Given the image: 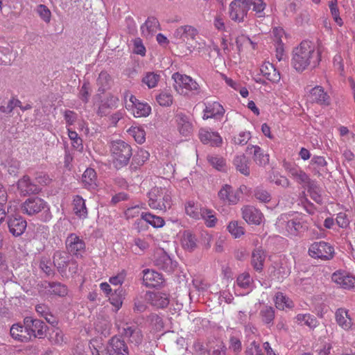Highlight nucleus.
Wrapping results in <instances>:
<instances>
[{
	"mask_svg": "<svg viewBox=\"0 0 355 355\" xmlns=\"http://www.w3.org/2000/svg\"><path fill=\"white\" fill-rule=\"evenodd\" d=\"M320 62V53L310 41H303L295 48L293 53L292 65L297 71L314 68Z\"/></svg>",
	"mask_w": 355,
	"mask_h": 355,
	"instance_id": "obj_1",
	"label": "nucleus"
},
{
	"mask_svg": "<svg viewBox=\"0 0 355 355\" xmlns=\"http://www.w3.org/2000/svg\"><path fill=\"white\" fill-rule=\"evenodd\" d=\"M279 232L287 236H298L308 230V216L302 213L280 215L276 222Z\"/></svg>",
	"mask_w": 355,
	"mask_h": 355,
	"instance_id": "obj_2",
	"label": "nucleus"
},
{
	"mask_svg": "<svg viewBox=\"0 0 355 355\" xmlns=\"http://www.w3.org/2000/svg\"><path fill=\"white\" fill-rule=\"evenodd\" d=\"M251 6L259 17L264 16L266 4L263 0H234L229 7L230 17L236 22L243 21Z\"/></svg>",
	"mask_w": 355,
	"mask_h": 355,
	"instance_id": "obj_3",
	"label": "nucleus"
},
{
	"mask_svg": "<svg viewBox=\"0 0 355 355\" xmlns=\"http://www.w3.org/2000/svg\"><path fill=\"white\" fill-rule=\"evenodd\" d=\"M21 212L28 216H34L41 213L42 220L46 222L51 219L52 214L48 203L39 197L27 198L21 205Z\"/></svg>",
	"mask_w": 355,
	"mask_h": 355,
	"instance_id": "obj_4",
	"label": "nucleus"
},
{
	"mask_svg": "<svg viewBox=\"0 0 355 355\" xmlns=\"http://www.w3.org/2000/svg\"><path fill=\"white\" fill-rule=\"evenodd\" d=\"M148 205L151 209L166 211L171 207V191L166 187H154L148 192Z\"/></svg>",
	"mask_w": 355,
	"mask_h": 355,
	"instance_id": "obj_5",
	"label": "nucleus"
},
{
	"mask_svg": "<svg viewBox=\"0 0 355 355\" xmlns=\"http://www.w3.org/2000/svg\"><path fill=\"white\" fill-rule=\"evenodd\" d=\"M110 151L113 164L116 168L126 166L132 156L130 146L122 140L112 141Z\"/></svg>",
	"mask_w": 355,
	"mask_h": 355,
	"instance_id": "obj_6",
	"label": "nucleus"
},
{
	"mask_svg": "<svg viewBox=\"0 0 355 355\" xmlns=\"http://www.w3.org/2000/svg\"><path fill=\"white\" fill-rule=\"evenodd\" d=\"M125 108L135 117H146L151 113V107L145 102L138 100L131 92L125 91L123 94Z\"/></svg>",
	"mask_w": 355,
	"mask_h": 355,
	"instance_id": "obj_7",
	"label": "nucleus"
},
{
	"mask_svg": "<svg viewBox=\"0 0 355 355\" xmlns=\"http://www.w3.org/2000/svg\"><path fill=\"white\" fill-rule=\"evenodd\" d=\"M172 78L175 81V90L181 95L188 96L198 92L200 89L198 83L189 76L175 73Z\"/></svg>",
	"mask_w": 355,
	"mask_h": 355,
	"instance_id": "obj_8",
	"label": "nucleus"
},
{
	"mask_svg": "<svg viewBox=\"0 0 355 355\" xmlns=\"http://www.w3.org/2000/svg\"><path fill=\"white\" fill-rule=\"evenodd\" d=\"M23 322L26 331L28 332L30 336V340L33 338H42L46 336L48 327L43 321L32 317H26Z\"/></svg>",
	"mask_w": 355,
	"mask_h": 355,
	"instance_id": "obj_9",
	"label": "nucleus"
},
{
	"mask_svg": "<svg viewBox=\"0 0 355 355\" xmlns=\"http://www.w3.org/2000/svg\"><path fill=\"white\" fill-rule=\"evenodd\" d=\"M309 254L315 259L329 260L334 257V249L324 241L314 242L309 248Z\"/></svg>",
	"mask_w": 355,
	"mask_h": 355,
	"instance_id": "obj_10",
	"label": "nucleus"
},
{
	"mask_svg": "<svg viewBox=\"0 0 355 355\" xmlns=\"http://www.w3.org/2000/svg\"><path fill=\"white\" fill-rule=\"evenodd\" d=\"M241 192V187L235 189L231 185L225 184L218 191V197L224 204L236 205L240 200Z\"/></svg>",
	"mask_w": 355,
	"mask_h": 355,
	"instance_id": "obj_11",
	"label": "nucleus"
},
{
	"mask_svg": "<svg viewBox=\"0 0 355 355\" xmlns=\"http://www.w3.org/2000/svg\"><path fill=\"white\" fill-rule=\"evenodd\" d=\"M331 280L340 288L348 290L355 288V276L347 271L336 270L332 274Z\"/></svg>",
	"mask_w": 355,
	"mask_h": 355,
	"instance_id": "obj_12",
	"label": "nucleus"
},
{
	"mask_svg": "<svg viewBox=\"0 0 355 355\" xmlns=\"http://www.w3.org/2000/svg\"><path fill=\"white\" fill-rule=\"evenodd\" d=\"M66 247L68 252L76 257H82L85 252L84 241L76 234H71L67 236Z\"/></svg>",
	"mask_w": 355,
	"mask_h": 355,
	"instance_id": "obj_13",
	"label": "nucleus"
},
{
	"mask_svg": "<svg viewBox=\"0 0 355 355\" xmlns=\"http://www.w3.org/2000/svg\"><path fill=\"white\" fill-rule=\"evenodd\" d=\"M7 224L10 233L15 237L22 235L27 227L26 220L18 214L9 216Z\"/></svg>",
	"mask_w": 355,
	"mask_h": 355,
	"instance_id": "obj_14",
	"label": "nucleus"
},
{
	"mask_svg": "<svg viewBox=\"0 0 355 355\" xmlns=\"http://www.w3.org/2000/svg\"><path fill=\"white\" fill-rule=\"evenodd\" d=\"M145 300L157 309L166 308L170 302L169 295L161 291H148L145 295Z\"/></svg>",
	"mask_w": 355,
	"mask_h": 355,
	"instance_id": "obj_15",
	"label": "nucleus"
},
{
	"mask_svg": "<svg viewBox=\"0 0 355 355\" xmlns=\"http://www.w3.org/2000/svg\"><path fill=\"white\" fill-rule=\"evenodd\" d=\"M253 288V280L248 272L240 274L234 284L235 293L237 295L248 294Z\"/></svg>",
	"mask_w": 355,
	"mask_h": 355,
	"instance_id": "obj_16",
	"label": "nucleus"
},
{
	"mask_svg": "<svg viewBox=\"0 0 355 355\" xmlns=\"http://www.w3.org/2000/svg\"><path fill=\"white\" fill-rule=\"evenodd\" d=\"M284 168L291 178L304 187H307L313 182L304 171L296 165L286 163Z\"/></svg>",
	"mask_w": 355,
	"mask_h": 355,
	"instance_id": "obj_17",
	"label": "nucleus"
},
{
	"mask_svg": "<svg viewBox=\"0 0 355 355\" xmlns=\"http://www.w3.org/2000/svg\"><path fill=\"white\" fill-rule=\"evenodd\" d=\"M154 263L159 268L171 272L176 267V262L173 261L171 257L162 250H157L154 255Z\"/></svg>",
	"mask_w": 355,
	"mask_h": 355,
	"instance_id": "obj_18",
	"label": "nucleus"
},
{
	"mask_svg": "<svg viewBox=\"0 0 355 355\" xmlns=\"http://www.w3.org/2000/svg\"><path fill=\"white\" fill-rule=\"evenodd\" d=\"M308 98L312 103H318L322 106H328L331 104L329 95L321 86H315L311 89L308 93Z\"/></svg>",
	"mask_w": 355,
	"mask_h": 355,
	"instance_id": "obj_19",
	"label": "nucleus"
},
{
	"mask_svg": "<svg viewBox=\"0 0 355 355\" xmlns=\"http://www.w3.org/2000/svg\"><path fill=\"white\" fill-rule=\"evenodd\" d=\"M121 332L130 343L135 346H138L142 343L143 334L141 330L136 325L126 324L122 327Z\"/></svg>",
	"mask_w": 355,
	"mask_h": 355,
	"instance_id": "obj_20",
	"label": "nucleus"
},
{
	"mask_svg": "<svg viewBox=\"0 0 355 355\" xmlns=\"http://www.w3.org/2000/svg\"><path fill=\"white\" fill-rule=\"evenodd\" d=\"M198 34V31L190 25L181 26L177 28L173 33V37L178 41L185 42L189 39L195 40Z\"/></svg>",
	"mask_w": 355,
	"mask_h": 355,
	"instance_id": "obj_21",
	"label": "nucleus"
},
{
	"mask_svg": "<svg viewBox=\"0 0 355 355\" xmlns=\"http://www.w3.org/2000/svg\"><path fill=\"white\" fill-rule=\"evenodd\" d=\"M242 217L249 224L259 225L263 218L262 213L257 208L245 205L241 208Z\"/></svg>",
	"mask_w": 355,
	"mask_h": 355,
	"instance_id": "obj_22",
	"label": "nucleus"
},
{
	"mask_svg": "<svg viewBox=\"0 0 355 355\" xmlns=\"http://www.w3.org/2000/svg\"><path fill=\"white\" fill-rule=\"evenodd\" d=\"M107 345L110 355H128L129 354L127 345L119 337H112Z\"/></svg>",
	"mask_w": 355,
	"mask_h": 355,
	"instance_id": "obj_23",
	"label": "nucleus"
},
{
	"mask_svg": "<svg viewBox=\"0 0 355 355\" xmlns=\"http://www.w3.org/2000/svg\"><path fill=\"white\" fill-rule=\"evenodd\" d=\"M335 319L338 325L345 331H348L352 327V319L349 311L346 309H338L335 312Z\"/></svg>",
	"mask_w": 355,
	"mask_h": 355,
	"instance_id": "obj_24",
	"label": "nucleus"
},
{
	"mask_svg": "<svg viewBox=\"0 0 355 355\" xmlns=\"http://www.w3.org/2000/svg\"><path fill=\"white\" fill-rule=\"evenodd\" d=\"M159 29V21L153 17H148L145 23L140 27L141 35L146 39L152 37Z\"/></svg>",
	"mask_w": 355,
	"mask_h": 355,
	"instance_id": "obj_25",
	"label": "nucleus"
},
{
	"mask_svg": "<svg viewBox=\"0 0 355 355\" xmlns=\"http://www.w3.org/2000/svg\"><path fill=\"white\" fill-rule=\"evenodd\" d=\"M10 335L17 342L27 343L30 341V336L28 332L26 331L25 325L19 322L15 323L10 327Z\"/></svg>",
	"mask_w": 355,
	"mask_h": 355,
	"instance_id": "obj_26",
	"label": "nucleus"
},
{
	"mask_svg": "<svg viewBox=\"0 0 355 355\" xmlns=\"http://www.w3.org/2000/svg\"><path fill=\"white\" fill-rule=\"evenodd\" d=\"M17 189L21 195L26 196L32 193H37L40 188L31 182L30 178L27 175L23 176L17 182Z\"/></svg>",
	"mask_w": 355,
	"mask_h": 355,
	"instance_id": "obj_27",
	"label": "nucleus"
},
{
	"mask_svg": "<svg viewBox=\"0 0 355 355\" xmlns=\"http://www.w3.org/2000/svg\"><path fill=\"white\" fill-rule=\"evenodd\" d=\"M143 274V282L147 287H156L163 282L162 275L153 270L145 269Z\"/></svg>",
	"mask_w": 355,
	"mask_h": 355,
	"instance_id": "obj_28",
	"label": "nucleus"
},
{
	"mask_svg": "<svg viewBox=\"0 0 355 355\" xmlns=\"http://www.w3.org/2000/svg\"><path fill=\"white\" fill-rule=\"evenodd\" d=\"M199 137L200 141L206 144L218 146L222 144V138L216 132H212L202 128L199 131Z\"/></svg>",
	"mask_w": 355,
	"mask_h": 355,
	"instance_id": "obj_29",
	"label": "nucleus"
},
{
	"mask_svg": "<svg viewBox=\"0 0 355 355\" xmlns=\"http://www.w3.org/2000/svg\"><path fill=\"white\" fill-rule=\"evenodd\" d=\"M178 125V129L180 133L184 136L189 137L193 132V124L190 119L183 114H178L175 116Z\"/></svg>",
	"mask_w": 355,
	"mask_h": 355,
	"instance_id": "obj_30",
	"label": "nucleus"
},
{
	"mask_svg": "<svg viewBox=\"0 0 355 355\" xmlns=\"http://www.w3.org/2000/svg\"><path fill=\"white\" fill-rule=\"evenodd\" d=\"M261 74L269 81L277 83L280 80V73L276 69L274 65L269 62H265L260 68Z\"/></svg>",
	"mask_w": 355,
	"mask_h": 355,
	"instance_id": "obj_31",
	"label": "nucleus"
},
{
	"mask_svg": "<svg viewBox=\"0 0 355 355\" xmlns=\"http://www.w3.org/2000/svg\"><path fill=\"white\" fill-rule=\"evenodd\" d=\"M253 155L254 162L259 166H266L269 162V155L264 153V151L258 146H248L247 150H252Z\"/></svg>",
	"mask_w": 355,
	"mask_h": 355,
	"instance_id": "obj_32",
	"label": "nucleus"
},
{
	"mask_svg": "<svg viewBox=\"0 0 355 355\" xmlns=\"http://www.w3.org/2000/svg\"><path fill=\"white\" fill-rule=\"evenodd\" d=\"M225 112L223 107L218 102L208 103L204 110L203 119L223 116Z\"/></svg>",
	"mask_w": 355,
	"mask_h": 355,
	"instance_id": "obj_33",
	"label": "nucleus"
},
{
	"mask_svg": "<svg viewBox=\"0 0 355 355\" xmlns=\"http://www.w3.org/2000/svg\"><path fill=\"white\" fill-rule=\"evenodd\" d=\"M73 212L80 218L85 219L87 217V209L85 200L80 196H76L73 200Z\"/></svg>",
	"mask_w": 355,
	"mask_h": 355,
	"instance_id": "obj_34",
	"label": "nucleus"
},
{
	"mask_svg": "<svg viewBox=\"0 0 355 355\" xmlns=\"http://www.w3.org/2000/svg\"><path fill=\"white\" fill-rule=\"evenodd\" d=\"M82 182L86 189H95L97 187L96 171L93 168H87L83 174Z\"/></svg>",
	"mask_w": 355,
	"mask_h": 355,
	"instance_id": "obj_35",
	"label": "nucleus"
},
{
	"mask_svg": "<svg viewBox=\"0 0 355 355\" xmlns=\"http://www.w3.org/2000/svg\"><path fill=\"white\" fill-rule=\"evenodd\" d=\"M92 355H110L108 345H105L101 339L94 338L89 343Z\"/></svg>",
	"mask_w": 355,
	"mask_h": 355,
	"instance_id": "obj_36",
	"label": "nucleus"
},
{
	"mask_svg": "<svg viewBox=\"0 0 355 355\" xmlns=\"http://www.w3.org/2000/svg\"><path fill=\"white\" fill-rule=\"evenodd\" d=\"M295 319L298 324L307 326L310 329L315 328L319 324L316 318L310 313H299Z\"/></svg>",
	"mask_w": 355,
	"mask_h": 355,
	"instance_id": "obj_37",
	"label": "nucleus"
},
{
	"mask_svg": "<svg viewBox=\"0 0 355 355\" xmlns=\"http://www.w3.org/2000/svg\"><path fill=\"white\" fill-rule=\"evenodd\" d=\"M266 259V254L261 249H256L252 252L251 263L254 270L261 271Z\"/></svg>",
	"mask_w": 355,
	"mask_h": 355,
	"instance_id": "obj_38",
	"label": "nucleus"
},
{
	"mask_svg": "<svg viewBox=\"0 0 355 355\" xmlns=\"http://www.w3.org/2000/svg\"><path fill=\"white\" fill-rule=\"evenodd\" d=\"M203 207L193 201H189L185 205V212L187 216L195 220H200L202 218Z\"/></svg>",
	"mask_w": 355,
	"mask_h": 355,
	"instance_id": "obj_39",
	"label": "nucleus"
},
{
	"mask_svg": "<svg viewBox=\"0 0 355 355\" xmlns=\"http://www.w3.org/2000/svg\"><path fill=\"white\" fill-rule=\"evenodd\" d=\"M259 317L263 324L270 327L275 319V309L269 306H263L260 310Z\"/></svg>",
	"mask_w": 355,
	"mask_h": 355,
	"instance_id": "obj_40",
	"label": "nucleus"
},
{
	"mask_svg": "<svg viewBox=\"0 0 355 355\" xmlns=\"http://www.w3.org/2000/svg\"><path fill=\"white\" fill-rule=\"evenodd\" d=\"M234 165L237 171L244 175H250L248 158L244 155H237L234 159Z\"/></svg>",
	"mask_w": 355,
	"mask_h": 355,
	"instance_id": "obj_41",
	"label": "nucleus"
},
{
	"mask_svg": "<svg viewBox=\"0 0 355 355\" xmlns=\"http://www.w3.org/2000/svg\"><path fill=\"white\" fill-rule=\"evenodd\" d=\"M181 245L187 250H193L196 246L195 236L189 231L184 232L181 236Z\"/></svg>",
	"mask_w": 355,
	"mask_h": 355,
	"instance_id": "obj_42",
	"label": "nucleus"
},
{
	"mask_svg": "<svg viewBox=\"0 0 355 355\" xmlns=\"http://www.w3.org/2000/svg\"><path fill=\"white\" fill-rule=\"evenodd\" d=\"M269 272L272 279L279 281L288 275L289 269L284 266H279V263L269 268Z\"/></svg>",
	"mask_w": 355,
	"mask_h": 355,
	"instance_id": "obj_43",
	"label": "nucleus"
},
{
	"mask_svg": "<svg viewBox=\"0 0 355 355\" xmlns=\"http://www.w3.org/2000/svg\"><path fill=\"white\" fill-rule=\"evenodd\" d=\"M160 80V74L157 72H146L141 80L143 84L146 85L149 89L155 87Z\"/></svg>",
	"mask_w": 355,
	"mask_h": 355,
	"instance_id": "obj_44",
	"label": "nucleus"
},
{
	"mask_svg": "<svg viewBox=\"0 0 355 355\" xmlns=\"http://www.w3.org/2000/svg\"><path fill=\"white\" fill-rule=\"evenodd\" d=\"M275 304L277 309L284 310L286 308L291 309L293 306V302L282 293H277L275 297Z\"/></svg>",
	"mask_w": 355,
	"mask_h": 355,
	"instance_id": "obj_45",
	"label": "nucleus"
},
{
	"mask_svg": "<svg viewBox=\"0 0 355 355\" xmlns=\"http://www.w3.org/2000/svg\"><path fill=\"white\" fill-rule=\"evenodd\" d=\"M284 35V31L283 28L279 27H275L272 30V35L274 38V41L276 43V49L277 51L279 53V60H282V53L284 51L283 43L282 41V37Z\"/></svg>",
	"mask_w": 355,
	"mask_h": 355,
	"instance_id": "obj_46",
	"label": "nucleus"
},
{
	"mask_svg": "<svg viewBox=\"0 0 355 355\" xmlns=\"http://www.w3.org/2000/svg\"><path fill=\"white\" fill-rule=\"evenodd\" d=\"M5 168H6L8 173L12 175H16L20 168V162L13 157L6 158L3 164Z\"/></svg>",
	"mask_w": 355,
	"mask_h": 355,
	"instance_id": "obj_47",
	"label": "nucleus"
},
{
	"mask_svg": "<svg viewBox=\"0 0 355 355\" xmlns=\"http://www.w3.org/2000/svg\"><path fill=\"white\" fill-rule=\"evenodd\" d=\"M128 134L132 137L138 144H143L146 141V132L140 126H131L128 130Z\"/></svg>",
	"mask_w": 355,
	"mask_h": 355,
	"instance_id": "obj_48",
	"label": "nucleus"
},
{
	"mask_svg": "<svg viewBox=\"0 0 355 355\" xmlns=\"http://www.w3.org/2000/svg\"><path fill=\"white\" fill-rule=\"evenodd\" d=\"M141 218L151 225L153 227L159 228L164 225V220L160 217L150 213H142Z\"/></svg>",
	"mask_w": 355,
	"mask_h": 355,
	"instance_id": "obj_49",
	"label": "nucleus"
},
{
	"mask_svg": "<svg viewBox=\"0 0 355 355\" xmlns=\"http://www.w3.org/2000/svg\"><path fill=\"white\" fill-rule=\"evenodd\" d=\"M202 219L208 227H213L217 223V218L214 211L211 209L204 208L202 212Z\"/></svg>",
	"mask_w": 355,
	"mask_h": 355,
	"instance_id": "obj_50",
	"label": "nucleus"
},
{
	"mask_svg": "<svg viewBox=\"0 0 355 355\" xmlns=\"http://www.w3.org/2000/svg\"><path fill=\"white\" fill-rule=\"evenodd\" d=\"M227 230L235 239L239 238L245 234L243 227H242L236 220L230 222L227 225Z\"/></svg>",
	"mask_w": 355,
	"mask_h": 355,
	"instance_id": "obj_51",
	"label": "nucleus"
},
{
	"mask_svg": "<svg viewBox=\"0 0 355 355\" xmlns=\"http://www.w3.org/2000/svg\"><path fill=\"white\" fill-rule=\"evenodd\" d=\"M329 7L330 9V12L331 14V16L336 23L337 25L339 26H342L343 24V19L340 17V12L338 7V1L337 0H331L329 2Z\"/></svg>",
	"mask_w": 355,
	"mask_h": 355,
	"instance_id": "obj_52",
	"label": "nucleus"
},
{
	"mask_svg": "<svg viewBox=\"0 0 355 355\" xmlns=\"http://www.w3.org/2000/svg\"><path fill=\"white\" fill-rule=\"evenodd\" d=\"M173 95L169 91H163L157 96V102L161 106H170L173 103Z\"/></svg>",
	"mask_w": 355,
	"mask_h": 355,
	"instance_id": "obj_53",
	"label": "nucleus"
},
{
	"mask_svg": "<svg viewBox=\"0 0 355 355\" xmlns=\"http://www.w3.org/2000/svg\"><path fill=\"white\" fill-rule=\"evenodd\" d=\"M307 187L311 198L317 203L321 204L322 202V190L315 185L314 182Z\"/></svg>",
	"mask_w": 355,
	"mask_h": 355,
	"instance_id": "obj_54",
	"label": "nucleus"
},
{
	"mask_svg": "<svg viewBox=\"0 0 355 355\" xmlns=\"http://www.w3.org/2000/svg\"><path fill=\"white\" fill-rule=\"evenodd\" d=\"M254 196L261 202L266 203L271 200L270 193L267 190L261 187H257L254 189Z\"/></svg>",
	"mask_w": 355,
	"mask_h": 355,
	"instance_id": "obj_55",
	"label": "nucleus"
},
{
	"mask_svg": "<svg viewBox=\"0 0 355 355\" xmlns=\"http://www.w3.org/2000/svg\"><path fill=\"white\" fill-rule=\"evenodd\" d=\"M150 154L148 151L140 149L132 158V164H136L137 166L143 165L149 158Z\"/></svg>",
	"mask_w": 355,
	"mask_h": 355,
	"instance_id": "obj_56",
	"label": "nucleus"
},
{
	"mask_svg": "<svg viewBox=\"0 0 355 355\" xmlns=\"http://www.w3.org/2000/svg\"><path fill=\"white\" fill-rule=\"evenodd\" d=\"M250 138L251 134L250 132L243 131L234 135L232 138V141L235 145L244 146L248 142Z\"/></svg>",
	"mask_w": 355,
	"mask_h": 355,
	"instance_id": "obj_57",
	"label": "nucleus"
},
{
	"mask_svg": "<svg viewBox=\"0 0 355 355\" xmlns=\"http://www.w3.org/2000/svg\"><path fill=\"white\" fill-rule=\"evenodd\" d=\"M68 136L71 141V145L76 149L83 148V143L81 138L78 136V133L73 130L71 128H67Z\"/></svg>",
	"mask_w": 355,
	"mask_h": 355,
	"instance_id": "obj_58",
	"label": "nucleus"
},
{
	"mask_svg": "<svg viewBox=\"0 0 355 355\" xmlns=\"http://www.w3.org/2000/svg\"><path fill=\"white\" fill-rule=\"evenodd\" d=\"M110 80V76L106 72H101L97 79L98 90L102 92H105L109 87Z\"/></svg>",
	"mask_w": 355,
	"mask_h": 355,
	"instance_id": "obj_59",
	"label": "nucleus"
},
{
	"mask_svg": "<svg viewBox=\"0 0 355 355\" xmlns=\"http://www.w3.org/2000/svg\"><path fill=\"white\" fill-rule=\"evenodd\" d=\"M123 291L116 290L114 293L110 297V303L116 308V310H119L123 304Z\"/></svg>",
	"mask_w": 355,
	"mask_h": 355,
	"instance_id": "obj_60",
	"label": "nucleus"
},
{
	"mask_svg": "<svg viewBox=\"0 0 355 355\" xmlns=\"http://www.w3.org/2000/svg\"><path fill=\"white\" fill-rule=\"evenodd\" d=\"M63 116L66 122L67 128H70L78 121V114L72 110H64Z\"/></svg>",
	"mask_w": 355,
	"mask_h": 355,
	"instance_id": "obj_61",
	"label": "nucleus"
},
{
	"mask_svg": "<svg viewBox=\"0 0 355 355\" xmlns=\"http://www.w3.org/2000/svg\"><path fill=\"white\" fill-rule=\"evenodd\" d=\"M133 48L132 51L134 53L144 56L146 55V47L144 46L143 42L141 38L136 37L132 40Z\"/></svg>",
	"mask_w": 355,
	"mask_h": 355,
	"instance_id": "obj_62",
	"label": "nucleus"
},
{
	"mask_svg": "<svg viewBox=\"0 0 355 355\" xmlns=\"http://www.w3.org/2000/svg\"><path fill=\"white\" fill-rule=\"evenodd\" d=\"M5 261L1 253L0 259V279L2 282L8 281L11 277V272L8 270V266L4 263Z\"/></svg>",
	"mask_w": 355,
	"mask_h": 355,
	"instance_id": "obj_63",
	"label": "nucleus"
},
{
	"mask_svg": "<svg viewBox=\"0 0 355 355\" xmlns=\"http://www.w3.org/2000/svg\"><path fill=\"white\" fill-rule=\"evenodd\" d=\"M36 10L41 19L46 23H49L51 21V12L45 5H39Z\"/></svg>",
	"mask_w": 355,
	"mask_h": 355,
	"instance_id": "obj_64",
	"label": "nucleus"
}]
</instances>
